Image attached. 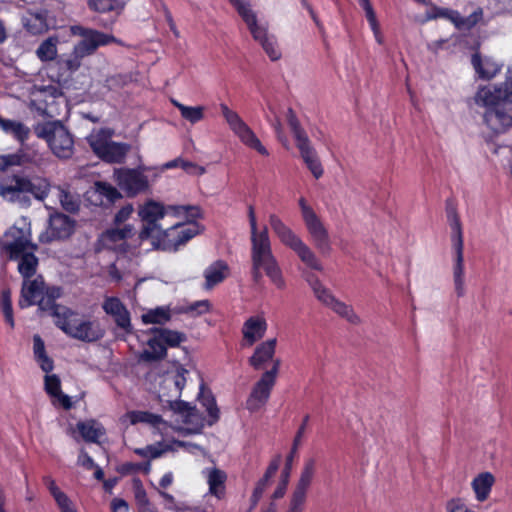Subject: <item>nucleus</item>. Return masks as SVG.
Wrapping results in <instances>:
<instances>
[{
    "label": "nucleus",
    "instance_id": "f257e3e1",
    "mask_svg": "<svg viewBox=\"0 0 512 512\" xmlns=\"http://www.w3.org/2000/svg\"><path fill=\"white\" fill-rule=\"evenodd\" d=\"M473 103L483 109L484 122L494 131L498 132L511 124V111L507 110L510 95L501 84L480 86Z\"/></svg>",
    "mask_w": 512,
    "mask_h": 512
},
{
    "label": "nucleus",
    "instance_id": "f03ea898",
    "mask_svg": "<svg viewBox=\"0 0 512 512\" xmlns=\"http://www.w3.org/2000/svg\"><path fill=\"white\" fill-rule=\"evenodd\" d=\"M188 370L178 363H173L165 371L160 382L161 395L168 397V401L177 400L186 385V375ZM172 408L183 415V422L193 425L195 431H199L204 426V420L194 406L184 401H174Z\"/></svg>",
    "mask_w": 512,
    "mask_h": 512
},
{
    "label": "nucleus",
    "instance_id": "7ed1b4c3",
    "mask_svg": "<svg viewBox=\"0 0 512 512\" xmlns=\"http://www.w3.org/2000/svg\"><path fill=\"white\" fill-rule=\"evenodd\" d=\"M138 216L144 225L139 234L141 240L152 239L156 233L162 228L158 221L165 216H173L181 218L182 216L199 217L200 209L196 206L189 205H168L155 200H147L138 208Z\"/></svg>",
    "mask_w": 512,
    "mask_h": 512
},
{
    "label": "nucleus",
    "instance_id": "20e7f679",
    "mask_svg": "<svg viewBox=\"0 0 512 512\" xmlns=\"http://www.w3.org/2000/svg\"><path fill=\"white\" fill-rule=\"evenodd\" d=\"M196 218L182 216L177 218L178 221L171 227L161 228L151 239L152 246L164 251H177L180 246L185 245L202 231L201 226L196 222Z\"/></svg>",
    "mask_w": 512,
    "mask_h": 512
},
{
    "label": "nucleus",
    "instance_id": "39448f33",
    "mask_svg": "<svg viewBox=\"0 0 512 512\" xmlns=\"http://www.w3.org/2000/svg\"><path fill=\"white\" fill-rule=\"evenodd\" d=\"M269 224L279 241L291 249L308 268L322 271L323 266L313 250L276 214L269 215Z\"/></svg>",
    "mask_w": 512,
    "mask_h": 512
},
{
    "label": "nucleus",
    "instance_id": "423d86ee",
    "mask_svg": "<svg viewBox=\"0 0 512 512\" xmlns=\"http://www.w3.org/2000/svg\"><path fill=\"white\" fill-rule=\"evenodd\" d=\"M55 324L68 336L83 342H95L104 336V330L97 321L80 318L72 310L56 312Z\"/></svg>",
    "mask_w": 512,
    "mask_h": 512
},
{
    "label": "nucleus",
    "instance_id": "0eeeda50",
    "mask_svg": "<svg viewBox=\"0 0 512 512\" xmlns=\"http://www.w3.org/2000/svg\"><path fill=\"white\" fill-rule=\"evenodd\" d=\"M270 279L278 289L285 288V279L278 260L273 254L271 245L251 246V272L255 282H260L262 273Z\"/></svg>",
    "mask_w": 512,
    "mask_h": 512
},
{
    "label": "nucleus",
    "instance_id": "6e6552de",
    "mask_svg": "<svg viewBox=\"0 0 512 512\" xmlns=\"http://www.w3.org/2000/svg\"><path fill=\"white\" fill-rule=\"evenodd\" d=\"M447 217L449 226L451 228V243L454 250V260L452 267L454 289L458 297H463L466 293V288L462 225L459 216L454 209H451L447 212Z\"/></svg>",
    "mask_w": 512,
    "mask_h": 512
},
{
    "label": "nucleus",
    "instance_id": "1a4fd4ad",
    "mask_svg": "<svg viewBox=\"0 0 512 512\" xmlns=\"http://www.w3.org/2000/svg\"><path fill=\"white\" fill-rule=\"evenodd\" d=\"M38 138L44 139L52 153L61 159H68L74 153V140L70 132L59 122L52 121L35 127Z\"/></svg>",
    "mask_w": 512,
    "mask_h": 512
},
{
    "label": "nucleus",
    "instance_id": "9d476101",
    "mask_svg": "<svg viewBox=\"0 0 512 512\" xmlns=\"http://www.w3.org/2000/svg\"><path fill=\"white\" fill-rule=\"evenodd\" d=\"M220 110L229 128L243 145L257 151L262 156H269L267 148L236 111L231 110L224 103L220 104Z\"/></svg>",
    "mask_w": 512,
    "mask_h": 512
},
{
    "label": "nucleus",
    "instance_id": "9b49d317",
    "mask_svg": "<svg viewBox=\"0 0 512 512\" xmlns=\"http://www.w3.org/2000/svg\"><path fill=\"white\" fill-rule=\"evenodd\" d=\"M307 281L310 287L312 288L315 297L322 304L332 309L336 314L346 319L351 324H360L361 319L355 313L353 308L350 305L337 299L332 294V292L320 282V280L317 277L311 275L307 277Z\"/></svg>",
    "mask_w": 512,
    "mask_h": 512
},
{
    "label": "nucleus",
    "instance_id": "f8f14e48",
    "mask_svg": "<svg viewBox=\"0 0 512 512\" xmlns=\"http://www.w3.org/2000/svg\"><path fill=\"white\" fill-rule=\"evenodd\" d=\"M153 168L147 166H139L135 169L118 168L114 170V181L128 196L134 197L149 189V180L145 172L151 171Z\"/></svg>",
    "mask_w": 512,
    "mask_h": 512
},
{
    "label": "nucleus",
    "instance_id": "ddd939ff",
    "mask_svg": "<svg viewBox=\"0 0 512 512\" xmlns=\"http://www.w3.org/2000/svg\"><path fill=\"white\" fill-rule=\"evenodd\" d=\"M0 248L5 251L11 260H16L26 250H36L37 246L31 242L30 228L23 222V226L10 227L0 239Z\"/></svg>",
    "mask_w": 512,
    "mask_h": 512
},
{
    "label": "nucleus",
    "instance_id": "4468645a",
    "mask_svg": "<svg viewBox=\"0 0 512 512\" xmlns=\"http://www.w3.org/2000/svg\"><path fill=\"white\" fill-rule=\"evenodd\" d=\"M70 32L73 36L81 38V40L74 45L73 49L83 58L94 54L100 46L108 45L116 41L115 37L112 35L81 25L71 26Z\"/></svg>",
    "mask_w": 512,
    "mask_h": 512
},
{
    "label": "nucleus",
    "instance_id": "2eb2a0df",
    "mask_svg": "<svg viewBox=\"0 0 512 512\" xmlns=\"http://www.w3.org/2000/svg\"><path fill=\"white\" fill-rule=\"evenodd\" d=\"M280 360L275 359L273 367L262 374L261 378L254 384L246 401V408L255 412L266 405L271 391L275 385L276 377L280 367Z\"/></svg>",
    "mask_w": 512,
    "mask_h": 512
},
{
    "label": "nucleus",
    "instance_id": "dca6fc26",
    "mask_svg": "<svg viewBox=\"0 0 512 512\" xmlns=\"http://www.w3.org/2000/svg\"><path fill=\"white\" fill-rule=\"evenodd\" d=\"M246 25L253 39L261 45L267 56L272 61L279 60L282 56L281 50L276 37L269 34L267 26L259 23L257 17Z\"/></svg>",
    "mask_w": 512,
    "mask_h": 512
},
{
    "label": "nucleus",
    "instance_id": "f3484780",
    "mask_svg": "<svg viewBox=\"0 0 512 512\" xmlns=\"http://www.w3.org/2000/svg\"><path fill=\"white\" fill-rule=\"evenodd\" d=\"M303 221L316 249L322 255H329L332 251L329 233L319 216L313 213Z\"/></svg>",
    "mask_w": 512,
    "mask_h": 512
},
{
    "label": "nucleus",
    "instance_id": "a211bd4d",
    "mask_svg": "<svg viewBox=\"0 0 512 512\" xmlns=\"http://www.w3.org/2000/svg\"><path fill=\"white\" fill-rule=\"evenodd\" d=\"M438 17L448 19L458 29L469 30L482 19L483 11L481 8H478L468 17H462L460 13L455 10L434 7L432 12L426 15L427 20L436 19Z\"/></svg>",
    "mask_w": 512,
    "mask_h": 512
},
{
    "label": "nucleus",
    "instance_id": "6ab92c4d",
    "mask_svg": "<svg viewBox=\"0 0 512 512\" xmlns=\"http://www.w3.org/2000/svg\"><path fill=\"white\" fill-rule=\"evenodd\" d=\"M74 231V222L64 214H54L50 217L49 227L39 236V241L49 243L68 238Z\"/></svg>",
    "mask_w": 512,
    "mask_h": 512
},
{
    "label": "nucleus",
    "instance_id": "aec40b11",
    "mask_svg": "<svg viewBox=\"0 0 512 512\" xmlns=\"http://www.w3.org/2000/svg\"><path fill=\"white\" fill-rule=\"evenodd\" d=\"M27 193L39 199L43 197L35 191L31 181L24 177L14 176L10 181L0 185V195L11 202L21 201L22 196Z\"/></svg>",
    "mask_w": 512,
    "mask_h": 512
},
{
    "label": "nucleus",
    "instance_id": "412c9836",
    "mask_svg": "<svg viewBox=\"0 0 512 512\" xmlns=\"http://www.w3.org/2000/svg\"><path fill=\"white\" fill-rule=\"evenodd\" d=\"M102 308L106 314L114 319L117 327L121 329L124 334L132 332L130 313L119 298L106 297L103 301Z\"/></svg>",
    "mask_w": 512,
    "mask_h": 512
},
{
    "label": "nucleus",
    "instance_id": "4be33fe9",
    "mask_svg": "<svg viewBox=\"0 0 512 512\" xmlns=\"http://www.w3.org/2000/svg\"><path fill=\"white\" fill-rule=\"evenodd\" d=\"M308 421H309V416L306 415L303 419V423L299 427V429L294 437L291 452L286 458L285 468L283 469L282 474H281V481L273 493L274 499H279V498L283 497V495L285 494V491H286V488H287V485L289 482L291 469H292V462H293L294 456L298 450V447L301 444V440L305 433V429H306V425H307Z\"/></svg>",
    "mask_w": 512,
    "mask_h": 512
},
{
    "label": "nucleus",
    "instance_id": "5701e85b",
    "mask_svg": "<svg viewBox=\"0 0 512 512\" xmlns=\"http://www.w3.org/2000/svg\"><path fill=\"white\" fill-rule=\"evenodd\" d=\"M267 321L261 314L246 319L242 326V335L245 345L252 346L262 339L267 331Z\"/></svg>",
    "mask_w": 512,
    "mask_h": 512
},
{
    "label": "nucleus",
    "instance_id": "b1692460",
    "mask_svg": "<svg viewBox=\"0 0 512 512\" xmlns=\"http://www.w3.org/2000/svg\"><path fill=\"white\" fill-rule=\"evenodd\" d=\"M44 280L41 276H37L33 280H24L21 290V298L19 300L20 308L24 309L29 306L35 305L36 301L40 299L45 292Z\"/></svg>",
    "mask_w": 512,
    "mask_h": 512
},
{
    "label": "nucleus",
    "instance_id": "393cba45",
    "mask_svg": "<svg viewBox=\"0 0 512 512\" xmlns=\"http://www.w3.org/2000/svg\"><path fill=\"white\" fill-rule=\"evenodd\" d=\"M315 473L316 460L314 458L305 460L292 497L306 501L307 492L313 482Z\"/></svg>",
    "mask_w": 512,
    "mask_h": 512
},
{
    "label": "nucleus",
    "instance_id": "a878e982",
    "mask_svg": "<svg viewBox=\"0 0 512 512\" xmlns=\"http://www.w3.org/2000/svg\"><path fill=\"white\" fill-rule=\"evenodd\" d=\"M132 235L133 227L130 225H126L123 228L108 230L104 234L103 245L110 248L111 250L127 252L129 250V245L125 243V240L130 238Z\"/></svg>",
    "mask_w": 512,
    "mask_h": 512
},
{
    "label": "nucleus",
    "instance_id": "bb28decb",
    "mask_svg": "<svg viewBox=\"0 0 512 512\" xmlns=\"http://www.w3.org/2000/svg\"><path fill=\"white\" fill-rule=\"evenodd\" d=\"M496 483L495 476L488 471L477 474L471 481V488L478 502L486 501Z\"/></svg>",
    "mask_w": 512,
    "mask_h": 512
},
{
    "label": "nucleus",
    "instance_id": "cd10ccee",
    "mask_svg": "<svg viewBox=\"0 0 512 512\" xmlns=\"http://www.w3.org/2000/svg\"><path fill=\"white\" fill-rule=\"evenodd\" d=\"M298 148L301 158L306 164L307 168L313 174L316 179L322 177L324 170L322 164L318 158L315 148L312 146L310 140L296 145Z\"/></svg>",
    "mask_w": 512,
    "mask_h": 512
},
{
    "label": "nucleus",
    "instance_id": "c85d7f7f",
    "mask_svg": "<svg viewBox=\"0 0 512 512\" xmlns=\"http://www.w3.org/2000/svg\"><path fill=\"white\" fill-rule=\"evenodd\" d=\"M276 344V338L268 339L259 344L249 359L250 365L258 370L261 369L270 360L274 362L275 360L273 357L276 350Z\"/></svg>",
    "mask_w": 512,
    "mask_h": 512
},
{
    "label": "nucleus",
    "instance_id": "c756f323",
    "mask_svg": "<svg viewBox=\"0 0 512 512\" xmlns=\"http://www.w3.org/2000/svg\"><path fill=\"white\" fill-rule=\"evenodd\" d=\"M61 295V290L58 287H47L45 292L42 294L40 299L36 301L38 308L40 311H49L50 314L55 317V320H58V315L56 312L62 310H69L64 306L57 305L55 300L59 298Z\"/></svg>",
    "mask_w": 512,
    "mask_h": 512
},
{
    "label": "nucleus",
    "instance_id": "7c9ffc66",
    "mask_svg": "<svg viewBox=\"0 0 512 512\" xmlns=\"http://www.w3.org/2000/svg\"><path fill=\"white\" fill-rule=\"evenodd\" d=\"M248 219L251 246L271 245L268 228L266 226H263L261 229L258 227L254 207L252 205L248 207Z\"/></svg>",
    "mask_w": 512,
    "mask_h": 512
},
{
    "label": "nucleus",
    "instance_id": "2f4dec72",
    "mask_svg": "<svg viewBox=\"0 0 512 512\" xmlns=\"http://www.w3.org/2000/svg\"><path fill=\"white\" fill-rule=\"evenodd\" d=\"M76 428L86 442L92 443H98L106 432L103 425L93 419L78 422Z\"/></svg>",
    "mask_w": 512,
    "mask_h": 512
},
{
    "label": "nucleus",
    "instance_id": "473e14b6",
    "mask_svg": "<svg viewBox=\"0 0 512 512\" xmlns=\"http://www.w3.org/2000/svg\"><path fill=\"white\" fill-rule=\"evenodd\" d=\"M229 273L228 265L223 261H216L204 270L205 289H211L221 283Z\"/></svg>",
    "mask_w": 512,
    "mask_h": 512
},
{
    "label": "nucleus",
    "instance_id": "72a5a7b5",
    "mask_svg": "<svg viewBox=\"0 0 512 512\" xmlns=\"http://www.w3.org/2000/svg\"><path fill=\"white\" fill-rule=\"evenodd\" d=\"M472 65L479 77L486 80L492 79L501 70V65H499L494 59L489 57L482 58L477 54L472 57Z\"/></svg>",
    "mask_w": 512,
    "mask_h": 512
},
{
    "label": "nucleus",
    "instance_id": "f704fd0d",
    "mask_svg": "<svg viewBox=\"0 0 512 512\" xmlns=\"http://www.w3.org/2000/svg\"><path fill=\"white\" fill-rule=\"evenodd\" d=\"M130 149L131 147L127 143L111 140L98 157L109 163H122Z\"/></svg>",
    "mask_w": 512,
    "mask_h": 512
},
{
    "label": "nucleus",
    "instance_id": "c9c22d12",
    "mask_svg": "<svg viewBox=\"0 0 512 512\" xmlns=\"http://www.w3.org/2000/svg\"><path fill=\"white\" fill-rule=\"evenodd\" d=\"M45 391L65 409H70L72 406L71 399L61 391V382L56 375L45 376Z\"/></svg>",
    "mask_w": 512,
    "mask_h": 512
},
{
    "label": "nucleus",
    "instance_id": "e433bc0d",
    "mask_svg": "<svg viewBox=\"0 0 512 512\" xmlns=\"http://www.w3.org/2000/svg\"><path fill=\"white\" fill-rule=\"evenodd\" d=\"M0 128L4 133L12 135L21 144L25 143L30 135L29 127L16 120L0 117Z\"/></svg>",
    "mask_w": 512,
    "mask_h": 512
},
{
    "label": "nucleus",
    "instance_id": "4c0bfd02",
    "mask_svg": "<svg viewBox=\"0 0 512 512\" xmlns=\"http://www.w3.org/2000/svg\"><path fill=\"white\" fill-rule=\"evenodd\" d=\"M113 131L108 128L93 130L87 137V141L93 152L99 156L112 140Z\"/></svg>",
    "mask_w": 512,
    "mask_h": 512
},
{
    "label": "nucleus",
    "instance_id": "58836bf2",
    "mask_svg": "<svg viewBox=\"0 0 512 512\" xmlns=\"http://www.w3.org/2000/svg\"><path fill=\"white\" fill-rule=\"evenodd\" d=\"M59 39L56 36H51L40 43L35 51L37 58L41 62H51L56 60L58 55Z\"/></svg>",
    "mask_w": 512,
    "mask_h": 512
},
{
    "label": "nucleus",
    "instance_id": "ea45409f",
    "mask_svg": "<svg viewBox=\"0 0 512 512\" xmlns=\"http://www.w3.org/2000/svg\"><path fill=\"white\" fill-rule=\"evenodd\" d=\"M205 473L209 485V492L220 498L224 493V484L227 479L226 473L218 468L207 469Z\"/></svg>",
    "mask_w": 512,
    "mask_h": 512
},
{
    "label": "nucleus",
    "instance_id": "a19ab883",
    "mask_svg": "<svg viewBox=\"0 0 512 512\" xmlns=\"http://www.w3.org/2000/svg\"><path fill=\"white\" fill-rule=\"evenodd\" d=\"M34 251L35 250H26L24 253H21L18 257V271L25 280H27L36 273L38 259L34 255Z\"/></svg>",
    "mask_w": 512,
    "mask_h": 512
},
{
    "label": "nucleus",
    "instance_id": "79ce46f5",
    "mask_svg": "<svg viewBox=\"0 0 512 512\" xmlns=\"http://www.w3.org/2000/svg\"><path fill=\"white\" fill-rule=\"evenodd\" d=\"M166 355V346L163 345L160 337L155 335L147 342V348L142 352L141 359L145 361L158 360Z\"/></svg>",
    "mask_w": 512,
    "mask_h": 512
},
{
    "label": "nucleus",
    "instance_id": "37998d69",
    "mask_svg": "<svg viewBox=\"0 0 512 512\" xmlns=\"http://www.w3.org/2000/svg\"><path fill=\"white\" fill-rule=\"evenodd\" d=\"M33 353L44 372L48 373L53 369V361L46 354L44 341L39 335L33 336Z\"/></svg>",
    "mask_w": 512,
    "mask_h": 512
},
{
    "label": "nucleus",
    "instance_id": "c03bdc74",
    "mask_svg": "<svg viewBox=\"0 0 512 512\" xmlns=\"http://www.w3.org/2000/svg\"><path fill=\"white\" fill-rule=\"evenodd\" d=\"M171 103L178 108L181 117L191 124H195L203 120L205 107L203 106H186L175 99H171Z\"/></svg>",
    "mask_w": 512,
    "mask_h": 512
},
{
    "label": "nucleus",
    "instance_id": "a18cd8bd",
    "mask_svg": "<svg viewBox=\"0 0 512 512\" xmlns=\"http://www.w3.org/2000/svg\"><path fill=\"white\" fill-rule=\"evenodd\" d=\"M53 64H50L47 67V75L48 77L55 83L59 85L67 84L71 78L72 74L65 68L63 62L56 58Z\"/></svg>",
    "mask_w": 512,
    "mask_h": 512
},
{
    "label": "nucleus",
    "instance_id": "49530a36",
    "mask_svg": "<svg viewBox=\"0 0 512 512\" xmlns=\"http://www.w3.org/2000/svg\"><path fill=\"white\" fill-rule=\"evenodd\" d=\"M43 481L53 496L54 500L56 501L60 511L73 506L71 500L64 492L59 489L54 479H52L50 476H45Z\"/></svg>",
    "mask_w": 512,
    "mask_h": 512
},
{
    "label": "nucleus",
    "instance_id": "de8ad7c7",
    "mask_svg": "<svg viewBox=\"0 0 512 512\" xmlns=\"http://www.w3.org/2000/svg\"><path fill=\"white\" fill-rule=\"evenodd\" d=\"M199 400L202 406L206 409L209 416V425H213L219 419V409L216 405L214 397L209 392L201 390L199 393Z\"/></svg>",
    "mask_w": 512,
    "mask_h": 512
},
{
    "label": "nucleus",
    "instance_id": "09e8293b",
    "mask_svg": "<svg viewBox=\"0 0 512 512\" xmlns=\"http://www.w3.org/2000/svg\"><path fill=\"white\" fill-rule=\"evenodd\" d=\"M287 123L295 139L296 145L309 140L308 135L302 129L295 112L289 108L287 111Z\"/></svg>",
    "mask_w": 512,
    "mask_h": 512
},
{
    "label": "nucleus",
    "instance_id": "8fccbe9b",
    "mask_svg": "<svg viewBox=\"0 0 512 512\" xmlns=\"http://www.w3.org/2000/svg\"><path fill=\"white\" fill-rule=\"evenodd\" d=\"M141 319L145 324H163L170 319V311L168 308L157 307L144 313Z\"/></svg>",
    "mask_w": 512,
    "mask_h": 512
},
{
    "label": "nucleus",
    "instance_id": "3c124183",
    "mask_svg": "<svg viewBox=\"0 0 512 512\" xmlns=\"http://www.w3.org/2000/svg\"><path fill=\"white\" fill-rule=\"evenodd\" d=\"M127 0H89L91 9L97 12H109L114 10H121L124 8Z\"/></svg>",
    "mask_w": 512,
    "mask_h": 512
},
{
    "label": "nucleus",
    "instance_id": "603ef678",
    "mask_svg": "<svg viewBox=\"0 0 512 512\" xmlns=\"http://www.w3.org/2000/svg\"><path fill=\"white\" fill-rule=\"evenodd\" d=\"M126 417L129 419L131 424H136L140 422L150 423L152 425L159 424L162 419L159 415H155L149 412L143 411H132L127 413Z\"/></svg>",
    "mask_w": 512,
    "mask_h": 512
},
{
    "label": "nucleus",
    "instance_id": "864d4df0",
    "mask_svg": "<svg viewBox=\"0 0 512 512\" xmlns=\"http://www.w3.org/2000/svg\"><path fill=\"white\" fill-rule=\"evenodd\" d=\"M156 333L160 337L163 345L166 344L171 347H176L185 340V335L177 331L159 329Z\"/></svg>",
    "mask_w": 512,
    "mask_h": 512
},
{
    "label": "nucleus",
    "instance_id": "5fc2aeb1",
    "mask_svg": "<svg viewBox=\"0 0 512 512\" xmlns=\"http://www.w3.org/2000/svg\"><path fill=\"white\" fill-rule=\"evenodd\" d=\"M229 2L234 6L246 24L257 17L247 0H229Z\"/></svg>",
    "mask_w": 512,
    "mask_h": 512
},
{
    "label": "nucleus",
    "instance_id": "6e6d98bb",
    "mask_svg": "<svg viewBox=\"0 0 512 512\" xmlns=\"http://www.w3.org/2000/svg\"><path fill=\"white\" fill-rule=\"evenodd\" d=\"M1 309L5 317V321L10 325L11 328L14 327V318H13V310L11 303V293L9 290L3 291L1 295Z\"/></svg>",
    "mask_w": 512,
    "mask_h": 512
},
{
    "label": "nucleus",
    "instance_id": "4d7b16f0",
    "mask_svg": "<svg viewBox=\"0 0 512 512\" xmlns=\"http://www.w3.org/2000/svg\"><path fill=\"white\" fill-rule=\"evenodd\" d=\"M84 58L80 56L74 49L66 56H62L60 60L65 68L73 75L82 65Z\"/></svg>",
    "mask_w": 512,
    "mask_h": 512
},
{
    "label": "nucleus",
    "instance_id": "13d9d810",
    "mask_svg": "<svg viewBox=\"0 0 512 512\" xmlns=\"http://www.w3.org/2000/svg\"><path fill=\"white\" fill-rule=\"evenodd\" d=\"M95 190L99 195L105 196L107 200L111 202L121 197V194L115 187L105 182H97L95 184Z\"/></svg>",
    "mask_w": 512,
    "mask_h": 512
},
{
    "label": "nucleus",
    "instance_id": "bf43d9fd",
    "mask_svg": "<svg viewBox=\"0 0 512 512\" xmlns=\"http://www.w3.org/2000/svg\"><path fill=\"white\" fill-rule=\"evenodd\" d=\"M168 450V447L161 448L160 445H149L145 448H138L135 452L145 458L155 459L160 457L164 452Z\"/></svg>",
    "mask_w": 512,
    "mask_h": 512
},
{
    "label": "nucleus",
    "instance_id": "052dcab7",
    "mask_svg": "<svg viewBox=\"0 0 512 512\" xmlns=\"http://www.w3.org/2000/svg\"><path fill=\"white\" fill-rule=\"evenodd\" d=\"M358 2L360 4V6L363 8V10L365 11V15H366L367 21L370 25V28L374 29V28L380 27V24L376 17V13L370 3V0H358Z\"/></svg>",
    "mask_w": 512,
    "mask_h": 512
},
{
    "label": "nucleus",
    "instance_id": "680f3d73",
    "mask_svg": "<svg viewBox=\"0 0 512 512\" xmlns=\"http://www.w3.org/2000/svg\"><path fill=\"white\" fill-rule=\"evenodd\" d=\"M57 196L65 210L73 212L78 208L77 202L74 200L73 196L65 190L58 188Z\"/></svg>",
    "mask_w": 512,
    "mask_h": 512
},
{
    "label": "nucleus",
    "instance_id": "e2e57ef3",
    "mask_svg": "<svg viewBox=\"0 0 512 512\" xmlns=\"http://www.w3.org/2000/svg\"><path fill=\"white\" fill-rule=\"evenodd\" d=\"M268 481L261 478L257 483L253 490L252 496H251V508L256 507L259 500L262 497L263 492L265 491L266 487L268 486Z\"/></svg>",
    "mask_w": 512,
    "mask_h": 512
},
{
    "label": "nucleus",
    "instance_id": "0e129e2a",
    "mask_svg": "<svg viewBox=\"0 0 512 512\" xmlns=\"http://www.w3.org/2000/svg\"><path fill=\"white\" fill-rule=\"evenodd\" d=\"M209 309H210L209 301L201 300V301H196L193 304H191L186 309V312H189L193 315H201V314L208 312Z\"/></svg>",
    "mask_w": 512,
    "mask_h": 512
},
{
    "label": "nucleus",
    "instance_id": "69168bd1",
    "mask_svg": "<svg viewBox=\"0 0 512 512\" xmlns=\"http://www.w3.org/2000/svg\"><path fill=\"white\" fill-rule=\"evenodd\" d=\"M181 168L191 175H203L206 170L204 167L197 165L196 163L187 161L183 159V163Z\"/></svg>",
    "mask_w": 512,
    "mask_h": 512
},
{
    "label": "nucleus",
    "instance_id": "338daca9",
    "mask_svg": "<svg viewBox=\"0 0 512 512\" xmlns=\"http://www.w3.org/2000/svg\"><path fill=\"white\" fill-rule=\"evenodd\" d=\"M78 464L87 470H91L95 467L94 460L84 450L80 451L78 456Z\"/></svg>",
    "mask_w": 512,
    "mask_h": 512
},
{
    "label": "nucleus",
    "instance_id": "774afa93",
    "mask_svg": "<svg viewBox=\"0 0 512 512\" xmlns=\"http://www.w3.org/2000/svg\"><path fill=\"white\" fill-rule=\"evenodd\" d=\"M111 508L113 512H128L129 506L128 503L120 498H115L111 502Z\"/></svg>",
    "mask_w": 512,
    "mask_h": 512
}]
</instances>
